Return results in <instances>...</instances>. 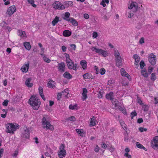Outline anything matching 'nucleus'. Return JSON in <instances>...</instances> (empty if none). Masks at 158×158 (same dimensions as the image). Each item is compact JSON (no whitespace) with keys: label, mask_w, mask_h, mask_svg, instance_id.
Masks as SVG:
<instances>
[{"label":"nucleus","mask_w":158,"mask_h":158,"mask_svg":"<svg viewBox=\"0 0 158 158\" xmlns=\"http://www.w3.org/2000/svg\"><path fill=\"white\" fill-rule=\"evenodd\" d=\"M128 8L130 9H133V12H132L130 11L128 15V17L129 18L132 17L134 15L138 17V9L137 3L135 2H133L131 3L130 5L129 6Z\"/></svg>","instance_id":"1"},{"label":"nucleus","mask_w":158,"mask_h":158,"mask_svg":"<svg viewBox=\"0 0 158 158\" xmlns=\"http://www.w3.org/2000/svg\"><path fill=\"white\" fill-rule=\"evenodd\" d=\"M30 104L34 110H37L40 105V102L37 97L32 96L29 99Z\"/></svg>","instance_id":"2"},{"label":"nucleus","mask_w":158,"mask_h":158,"mask_svg":"<svg viewBox=\"0 0 158 158\" xmlns=\"http://www.w3.org/2000/svg\"><path fill=\"white\" fill-rule=\"evenodd\" d=\"M42 127L44 128H46L52 131L54 129L53 125H51L47 119L46 117H44L42 119Z\"/></svg>","instance_id":"3"},{"label":"nucleus","mask_w":158,"mask_h":158,"mask_svg":"<svg viewBox=\"0 0 158 158\" xmlns=\"http://www.w3.org/2000/svg\"><path fill=\"white\" fill-rule=\"evenodd\" d=\"M114 56L115 58L116 65L118 67L122 66V58L118 51L115 50Z\"/></svg>","instance_id":"4"},{"label":"nucleus","mask_w":158,"mask_h":158,"mask_svg":"<svg viewBox=\"0 0 158 158\" xmlns=\"http://www.w3.org/2000/svg\"><path fill=\"white\" fill-rule=\"evenodd\" d=\"M53 8L56 9L62 10L65 9V6L59 1H55L52 4Z\"/></svg>","instance_id":"5"},{"label":"nucleus","mask_w":158,"mask_h":158,"mask_svg":"<svg viewBox=\"0 0 158 158\" xmlns=\"http://www.w3.org/2000/svg\"><path fill=\"white\" fill-rule=\"evenodd\" d=\"M6 131L7 133H14V131L16 129V126L14 124L10 123L6 125Z\"/></svg>","instance_id":"6"},{"label":"nucleus","mask_w":158,"mask_h":158,"mask_svg":"<svg viewBox=\"0 0 158 158\" xmlns=\"http://www.w3.org/2000/svg\"><path fill=\"white\" fill-rule=\"evenodd\" d=\"M65 146L64 144H61L59 150L58 152L59 156L60 158H63L66 155V151L64 149Z\"/></svg>","instance_id":"7"},{"label":"nucleus","mask_w":158,"mask_h":158,"mask_svg":"<svg viewBox=\"0 0 158 158\" xmlns=\"http://www.w3.org/2000/svg\"><path fill=\"white\" fill-rule=\"evenodd\" d=\"M148 60L149 62L152 65L155 64L156 63V58L155 55L152 53L148 56Z\"/></svg>","instance_id":"8"},{"label":"nucleus","mask_w":158,"mask_h":158,"mask_svg":"<svg viewBox=\"0 0 158 158\" xmlns=\"http://www.w3.org/2000/svg\"><path fill=\"white\" fill-rule=\"evenodd\" d=\"M67 60L66 62L68 68L69 69H73L74 70H76L77 64H74L73 62L71 60Z\"/></svg>","instance_id":"9"},{"label":"nucleus","mask_w":158,"mask_h":158,"mask_svg":"<svg viewBox=\"0 0 158 158\" xmlns=\"http://www.w3.org/2000/svg\"><path fill=\"white\" fill-rule=\"evenodd\" d=\"M153 141L151 142V146L155 149L158 148V136H156L153 139Z\"/></svg>","instance_id":"10"},{"label":"nucleus","mask_w":158,"mask_h":158,"mask_svg":"<svg viewBox=\"0 0 158 158\" xmlns=\"http://www.w3.org/2000/svg\"><path fill=\"white\" fill-rule=\"evenodd\" d=\"M16 8L15 6H12L10 8L7 10V13L8 14L9 16L13 14V13L16 11Z\"/></svg>","instance_id":"11"},{"label":"nucleus","mask_w":158,"mask_h":158,"mask_svg":"<svg viewBox=\"0 0 158 158\" xmlns=\"http://www.w3.org/2000/svg\"><path fill=\"white\" fill-rule=\"evenodd\" d=\"M22 137L25 138H28L29 137V133L28 129L27 127L23 128V131L22 132Z\"/></svg>","instance_id":"12"},{"label":"nucleus","mask_w":158,"mask_h":158,"mask_svg":"<svg viewBox=\"0 0 158 158\" xmlns=\"http://www.w3.org/2000/svg\"><path fill=\"white\" fill-rule=\"evenodd\" d=\"M63 19L67 21L70 22L72 24L75 26H76L78 25V22L73 18H71L69 19H67L63 18Z\"/></svg>","instance_id":"13"},{"label":"nucleus","mask_w":158,"mask_h":158,"mask_svg":"<svg viewBox=\"0 0 158 158\" xmlns=\"http://www.w3.org/2000/svg\"><path fill=\"white\" fill-rule=\"evenodd\" d=\"M65 64L63 62H61L58 64V70L59 71L64 72L65 71Z\"/></svg>","instance_id":"14"},{"label":"nucleus","mask_w":158,"mask_h":158,"mask_svg":"<svg viewBox=\"0 0 158 158\" xmlns=\"http://www.w3.org/2000/svg\"><path fill=\"white\" fill-rule=\"evenodd\" d=\"M29 68V63L28 62L27 64L23 65L21 69L23 72H25V73H26L27 71Z\"/></svg>","instance_id":"15"},{"label":"nucleus","mask_w":158,"mask_h":158,"mask_svg":"<svg viewBox=\"0 0 158 158\" xmlns=\"http://www.w3.org/2000/svg\"><path fill=\"white\" fill-rule=\"evenodd\" d=\"M120 71L122 76L127 77L129 80L130 79L129 75L126 72L123 68H122Z\"/></svg>","instance_id":"16"},{"label":"nucleus","mask_w":158,"mask_h":158,"mask_svg":"<svg viewBox=\"0 0 158 158\" xmlns=\"http://www.w3.org/2000/svg\"><path fill=\"white\" fill-rule=\"evenodd\" d=\"M31 80V78H28L25 81V84L27 86L29 87H31L33 86V84L30 83Z\"/></svg>","instance_id":"17"},{"label":"nucleus","mask_w":158,"mask_h":158,"mask_svg":"<svg viewBox=\"0 0 158 158\" xmlns=\"http://www.w3.org/2000/svg\"><path fill=\"white\" fill-rule=\"evenodd\" d=\"M96 119L94 117H93L92 118H91V121L90 122V124L89 125L90 126H93L96 124Z\"/></svg>","instance_id":"18"},{"label":"nucleus","mask_w":158,"mask_h":158,"mask_svg":"<svg viewBox=\"0 0 158 158\" xmlns=\"http://www.w3.org/2000/svg\"><path fill=\"white\" fill-rule=\"evenodd\" d=\"M71 34V32L68 30H66L64 31L63 33V35L65 37H68L70 36Z\"/></svg>","instance_id":"19"},{"label":"nucleus","mask_w":158,"mask_h":158,"mask_svg":"<svg viewBox=\"0 0 158 158\" xmlns=\"http://www.w3.org/2000/svg\"><path fill=\"white\" fill-rule=\"evenodd\" d=\"M39 93L40 94V96L42 97V98L44 100H45V99L44 98V94L43 93V88L41 87H39Z\"/></svg>","instance_id":"20"},{"label":"nucleus","mask_w":158,"mask_h":158,"mask_svg":"<svg viewBox=\"0 0 158 158\" xmlns=\"http://www.w3.org/2000/svg\"><path fill=\"white\" fill-rule=\"evenodd\" d=\"M23 44L24 47L27 50H29L31 49V46L29 42H25Z\"/></svg>","instance_id":"21"},{"label":"nucleus","mask_w":158,"mask_h":158,"mask_svg":"<svg viewBox=\"0 0 158 158\" xmlns=\"http://www.w3.org/2000/svg\"><path fill=\"white\" fill-rule=\"evenodd\" d=\"M92 51H95L96 52L99 54H101V52H102V49H101L97 48H96L93 47L91 49Z\"/></svg>","instance_id":"22"},{"label":"nucleus","mask_w":158,"mask_h":158,"mask_svg":"<svg viewBox=\"0 0 158 158\" xmlns=\"http://www.w3.org/2000/svg\"><path fill=\"white\" fill-rule=\"evenodd\" d=\"M54 82L52 80H50L48 83V86L50 88H53L55 87Z\"/></svg>","instance_id":"23"},{"label":"nucleus","mask_w":158,"mask_h":158,"mask_svg":"<svg viewBox=\"0 0 158 158\" xmlns=\"http://www.w3.org/2000/svg\"><path fill=\"white\" fill-rule=\"evenodd\" d=\"M18 34L22 38L25 37L26 35L25 31L22 30H19Z\"/></svg>","instance_id":"24"},{"label":"nucleus","mask_w":158,"mask_h":158,"mask_svg":"<svg viewBox=\"0 0 158 158\" xmlns=\"http://www.w3.org/2000/svg\"><path fill=\"white\" fill-rule=\"evenodd\" d=\"M141 73L142 75L144 77H147L148 76V74L146 70L144 69L141 71Z\"/></svg>","instance_id":"25"},{"label":"nucleus","mask_w":158,"mask_h":158,"mask_svg":"<svg viewBox=\"0 0 158 158\" xmlns=\"http://www.w3.org/2000/svg\"><path fill=\"white\" fill-rule=\"evenodd\" d=\"M136 144L137 148L141 149H143L146 151H147V149L142 145L140 144L138 142H136Z\"/></svg>","instance_id":"26"},{"label":"nucleus","mask_w":158,"mask_h":158,"mask_svg":"<svg viewBox=\"0 0 158 158\" xmlns=\"http://www.w3.org/2000/svg\"><path fill=\"white\" fill-rule=\"evenodd\" d=\"M87 62L85 60H82L80 62V64L84 69H86L87 67Z\"/></svg>","instance_id":"27"},{"label":"nucleus","mask_w":158,"mask_h":158,"mask_svg":"<svg viewBox=\"0 0 158 158\" xmlns=\"http://www.w3.org/2000/svg\"><path fill=\"white\" fill-rule=\"evenodd\" d=\"M63 76L64 77L68 79H70L72 77V76L67 72L64 74Z\"/></svg>","instance_id":"28"},{"label":"nucleus","mask_w":158,"mask_h":158,"mask_svg":"<svg viewBox=\"0 0 158 158\" xmlns=\"http://www.w3.org/2000/svg\"><path fill=\"white\" fill-rule=\"evenodd\" d=\"M113 92H110L109 94H107L106 95V97L107 99L110 100L112 99L113 97L112 96L113 94Z\"/></svg>","instance_id":"29"},{"label":"nucleus","mask_w":158,"mask_h":158,"mask_svg":"<svg viewBox=\"0 0 158 158\" xmlns=\"http://www.w3.org/2000/svg\"><path fill=\"white\" fill-rule=\"evenodd\" d=\"M61 93L62 95L65 97H67L68 94H69V90L68 89H65L64 91H62Z\"/></svg>","instance_id":"30"},{"label":"nucleus","mask_w":158,"mask_h":158,"mask_svg":"<svg viewBox=\"0 0 158 158\" xmlns=\"http://www.w3.org/2000/svg\"><path fill=\"white\" fill-rule=\"evenodd\" d=\"M59 17L56 16L55 18L52 22V24L53 26H55L59 21Z\"/></svg>","instance_id":"31"},{"label":"nucleus","mask_w":158,"mask_h":158,"mask_svg":"<svg viewBox=\"0 0 158 158\" xmlns=\"http://www.w3.org/2000/svg\"><path fill=\"white\" fill-rule=\"evenodd\" d=\"M84 79L89 78L92 77L91 74L89 73H87L85 74L83 76Z\"/></svg>","instance_id":"32"},{"label":"nucleus","mask_w":158,"mask_h":158,"mask_svg":"<svg viewBox=\"0 0 158 158\" xmlns=\"http://www.w3.org/2000/svg\"><path fill=\"white\" fill-rule=\"evenodd\" d=\"M133 58L135 59V62H139V57L138 55L137 54L134 55Z\"/></svg>","instance_id":"33"},{"label":"nucleus","mask_w":158,"mask_h":158,"mask_svg":"<svg viewBox=\"0 0 158 158\" xmlns=\"http://www.w3.org/2000/svg\"><path fill=\"white\" fill-rule=\"evenodd\" d=\"M28 2L33 7H36V5L34 4V0H27Z\"/></svg>","instance_id":"34"},{"label":"nucleus","mask_w":158,"mask_h":158,"mask_svg":"<svg viewBox=\"0 0 158 158\" xmlns=\"http://www.w3.org/2000/svg\"><path fill=\"white\" fill-rule=\"evenodd\" d=\"M76 131L77 132L80 134L81 136H83V135H84V133L83 132L82 130H81L79 129H77Z\"/></svg>","instance_id":"35"},{"label":"nucleus","mask_w":158,"mask_h":158,"mask_svg":"<svg viewBox=\"0 0 158 158\" xmlns=\"http://www.w3.org/2000/svg\"><path fill=\"white\" fill-rule=\"evenodd\" d=\"M64 4L66 6L68 7L69 6H72L73 4V2H72L70 1H68L66 2Z\"/></svg>","instance_id":"36"},{"label":"nucleus","mask_w":158,"mask_h":158,"mask_svg":"<svg viewBox=\"0 0 158 158\" xmlns=\"http://www.w3.org/2000/svg\"><path fill=\"white\" fill-rule=\"evenodd\" d=\"M69 108L71 110H75L77 109V105H70L69 106Z\"/></svg>","instance_id":"37"},{"label":"nucleus","mask_w":158,"mask_h":158,"mask_svg":"<svg viewBox=\"0 0 158 158\" xmlns=\"http://www.w3.org/2000/svg\"><path fill=\"white\" fill-rule=\"evenodd\" d=\"M102 54L103 56L106 57L108 56L107 52L103 50L102 49V52L101 53Z\"/></svg>","instance_id":"38"},{"label":"nucleus","mask_w":158,"mask_h":158,"mask_svg":"<svg viewBox=\"0 0 158 158\" xmlns=\"http://www.w3.org/2000/svg\"><path fill=\"white\" fill-rule=\"evenodd\" d=\"M43 59L45 62L48 63H50L51 61L50 60L49 58H48L44 56H43Z\"/></svg>","instance_id":"39"},{"label":"nucleus","mask_w":158,"mask_h":158,"mask_svg":"<svg viewBox=\"0 0 158 158\" xmlns=\"http://www.w3.org/2000/svg\"><path fill=\"white\" fill-rule=\"evenodd\" d=\"M67 119L72 121L74 122L76 120V118L75 117L72 116L68 118Z\"/></svg>","instance_id":"40"},{"label":"nucleus","mask_w":158,"mask_h":158,"mask_svg":"<svg viewBox=\"0 0 158 158\" xmlns=\"http://www.w3.org/2000/svg\"><path fill=\"white\" fill-rule=\"evenodd\" d=\"M101 17L102 18L106 20H107L108 19L107 16L105 15H104V12L101 13Z\"/></svg>","instance_id":"41"},{"label":"nucleus","mask_w":158,"mask_h":158,"mask_svg":"<svg viewBox=\"0 0 158 158\" xmlns=\"http://www.w3.org/2000/svg\"><path fill=\"white\" fill-rule=\"evenodd\" d=\"M151 80H152L153 81H155L156 79V75L155 73H152V74L151 77Z\"/></svg>","instance_id":"42"},{"label":"nucleus","mask_w":158,"mask_h":158,"mask_svg":"<svg viewBox=\"0 0 158 158\" xmlns=\"http://www.w3.org/2000/svg\"><path fill=\"white\" fill-rule=\"evenodd\" d=\"M140 68L141 69H143V67L145 65V64L143 61L141 60L140 63Z\"/></svg>","instance_id":"43"},{"label":"nucleus","mask_w":158,"mask_h":158,"mask_svg":"<svg viewBox=\"0 0 158 158\" xmlns=\"http://www.w3.org/2000/svg\"><path fill=\"white\" fill-rule=\"evenodd\" d=\"M105 72L106 70L104 68H102L100 69V73L101 75H102L104 74L105 73Z\"/></svg>","instance_id":"44"},{"label":"nucleus","mask_w":158,"mask_h":158,"mask_svg":"<svg viewBox=\"0 0 158 158\" xmlns=\"http://www.w3.org/2000/svg\"><path fill=\"white\" fill-rule=\"evenodd\" d=\"M8 102L9 101L7 99L4 100L2 103V105L4 106H7L8 105Z\"/></svg>","instance_id":"45"},{"label":"nucleus","mask_w":158,"mask_h":158,"mask_svg":"<svg viewBox=\"0 0 158 158\" xmlns=\"http://www.w3.org/2000/svg\"><path fill=\"white\" fill-rule=\"evenodd\" d=\"M70 16V14L68 12H66L64 14V17L67 19H69V17Z\"/></svg>","instance_id":"46"},{"label":"nucleus","mask_w":158,"mask_h":158,"mask_svg":"<svg viewBox=\"0 0 158 158\" xmlns=\"http://www.w3.org/2000/svg\"><path fill=\"white\" fill-rule=\"evenodd\" d=\"M137 115V113L135 111L134 112H132L131 113V118L132 119H133V117L135 116H136Z\"/></svg>","instance_id":"47"},{"label":"nucleus","mask_w":158,"mask_h":158,"mask_svg":"<svg viewBox=\"0 0 158 158\" xmlns=\"http://www.w3.org/2000/svg\"><path fill=\"white\" fill-rule=\"evenodd\" d=\"M139 131L141 132H143L144 131H147V128H144L142 127H140L139 128Z\"/></svg>","instance_id":"48"},{"label":"nucleus","mask_w":158,"mask_h":158,"mask_svg":"<svg viewBox=\"0 0 158 158\" xmlns=\"http://www.w3.org/2000/svg\"><path fill=\"white\" fill-rule=\"evenodd\" d=\"M142 108L143 109V110L145 111H147L148 110V106L145 105H143L142 106Z\"/></svg>","instance_id":"49"},{"label":"nucleus","mask_w":158,"mask_h":158,"mask_svg":"<svg viewBox=\"0 0 158 158\" xmlns=\"http://www.w3.org/2000/svg\"><path fill=\"white\" fill-rule=\"evenodd\" d=\"M62 95L61 92L59 93L57 95V99L59 100H60L61 98V96Z\"/></svg>","instance_id":"50"},{"label":"nucleus","mask_w":158,"mask_h":158,"mask_svg":"<svg viewBox=\"0 0 158 158\" xmlns=\"http://www.w3.org/2000/svg\"><path fill=\"white\" fill-rule=\"evenodd\" d=\"M139 43L140 44H142L144 43V38L143 37H142L139 40Z\"/></svg>","instance_id":"51"},{"label":"nucleus","mask_w":158,"mask_h":158,"mask_svg":"<svg viewBox=\"0 0 158 158\" xmlns=\"http://www.w3.org/2000/svg\"><path fill=\"white\" fill-rule=\"evenodd\" d=\"M82 100H85L87 98V96L86 94H82Z\"/></svg>","instance_id":"52"},{"label":"nucleus","mask_w":158,"mask_h":158,"mask_svg":"<svg viewBox=\"0 0 158 158\" xmlns=\"http://www.w3.org/2000/svg\"><path fill=\"white\" fill-rule=\"evenodd\" d=\"M124 156L127 158H131V155L129 154L128 153H126L124 154Z\"/></svg>","instance_id":"53"},{"label":"nucleus","mask_w":158,"mask_h":158,"mask_svg":"<svg viewBox=\"0 0 158 158\" xmlns=\"http://www.w3.org/2000/svg\"><path fill=\"white\" fill-rule=\"evenodd\" d=\"M98 36V33L97 32H94L93 33V37L94 38H95Z\"/></svg>","instance_id":"54"},{"label":"nucleus","mask_w":158,"mask_h":158,"mask_svg":"<svg viewBox=\"0 0 158 158\" xmlns=\"http://www.w3.org/2000/svg\"><path fill=\"white\" fill-rule=\"evenodd\" d=\"M70 47L73 50H75L76 48V46L75 44H72L70 45Z\"/></svg>","instance_id":"55"},{"label":"nucleus","mask_w":158,"mask_h":158,"mask_svg":"<svg viewBox=\"0 0 158 158\" xmlns=\"http://www.w3.org/2000/svg\"><path fill=\"white\" fill-rule=\"evenodd\" d=\"M65 55L66 57V61L68 60H70V59H69V55L67 53H65Z\"/></svg>","instance_id":"56"},{"label":"nucleus","mask_w":158,"mask_h":158,"mask_svg":"<svg viewBox=\"0 0 158 158\" xmlns=\"http://www.w3.org/2000/svg\"><path fill=\"white\" fill-rule=\"evenodd\" d=\"M153 69V68L152 67H149L148 69V73L149 74H150L151 72H152V70Z\"/></svg>","instance_id":"57"},{"label":"nucleus","mask_w":158,"mask_h":158,"mask_svg":"<svg viewBox=\"0 0 158 158\" xmlns=\"http://www.w3.org/2000/svg\"><path fill=\"white\" fill-rule=\"evenodd\" d=\"M84 18L85 19H88L89 18V15L87 14H85L84 15Z\"/></svg>","instance_id":"58"},{"label":"nucleus","mask_w":158,"mask_h":158,"mask_svg":"<svg viewBox=\"0 0 158 158\" xmlns=\"http://www.w3.org/2000/svg\"><path fill=\"white\" fill-rule=\"evenodd\" d=\"M137 102L138 103L140 104L141 105H142L143 104V103H142V101L139 98H137Z\"/></svg>","instance_id":"59"},{"label":"nucleus","mask_w":158,"mask_h":158,"mask_svg":"<svg viewBox=\"0 0 158 158\" xmlns=\"http://www.w3.org/2000/svg\"><path fill=\"white\" fill-rule=\"evenodd\" d=\"M99 148L98 145H97L95 148L94 151L96 152H98L99 151Z\"/></svg>","instance_id":"60"},{"label":"nucleus","mask_w":158,"mask_h":158,"mask_svg":"<svg viewBox=\"0 0 158 158\" xmlns=\"http://www.w3.org/2000/svg\"><path fill=\"white\" fill-rule=\"evenodd\" d=\"M7 113V111H6V112L5 114H1V117L2 118H5L6 116V114Z\"/></svg>","instance_id":"61"},{"label":"nucleus","mask_w":158,"mask_h":158,"mask_svg":"<svg viewBox=\"0 0 158 158\" xmlns=\"http://www.w3.org/2000/svg\"><path fill=\"white\" fill-rule=\"evenodd\" d=\"M143 122V120L142 118H138L137 120V122L139 123H142Z\"/></svg>","instance_id":"62"},{"label":"nucleus","mask_w":158,"mask_h":158,"mask_svg":"<svg viewBox=\"0 0 158 158\" xmlns=\"http://www.w3.org/2000/svg\"><path fill=\"white\" fill-rule=\"evenodd\" d=\"M120 110H121L122 111V112L123 114H126V111L124 109H123V108H120Z\"/></svg>","instance_id":"63"},{"label":"nucleus","mask_w":158,"mask_h":158,"mask_svg":"<svg viewBox=\"0 0 158 158\" xmlns=\"http://www.w3.org/2000/svg\"><path fill=\"white\" fill-rule=\"evenodd\" d=\"M98 97L99 98H101L102 97V93L101 92H99L98 94Z\"/></svg>","instance_id":"64"}]
</instances>
